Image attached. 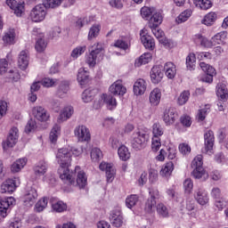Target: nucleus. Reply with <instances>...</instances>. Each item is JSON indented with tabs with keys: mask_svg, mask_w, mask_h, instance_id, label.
I'll list each match as a JSON object with an SVG mask.
<instances>
[{
	"mask_svg": "<svg viewBox=\"0 0 228 228\" xmlns=\"http://www.w3.org/2000/svg\"><path fill=\"white\" fill-rule=\"evenodd\" d=\"M55 158L57 163L60 165L58 169L60 179H61L63 183L74 184L72 181V171L69 169V167H70V163L72 162V148L68 146L59 149L55 154Z\"/></svg>",
	"mask_w": 228,
	"mask_h": 228,
	"instance_id": "nucleus-1",
	"label": "nucleus"
},
{
	"mask_svg": "<svg viewBox=\"0 0 228 228\" xmlns=\"http://www.w3.org/2000/svg\"><path fill=\"white\" fill-rule=\"evenodd\" d=\"M105 49L106 46L103 43H94L90 48V53L86 55V65H88V67H90L91 69H94V67H95L97 63L102 61V60H104V54L106 53Z\"/></svg>",
	"mask_w": 228,
	"mask_h": 228,
	"instance_id": "nucleus-2",
	"label": "nucleus"
},
{
	"mask_svg": "<svg viewBox=\"0 0 228 228\" xmlns=\"http://www.w3.org/2000/svg\"><path fill=\"white\" fill-rule=\"evenodd\" d=\"M131 142L134 149L140 151L147 145V142H149V135H147L145 130L137 128L131 135Z\"/></svg>",
	"mask_w": 228,
	"mask_h": 228,
	"instance_id": "nucleus-3",
	"label": "nucleus"
},
{
	"mask_svg": "<svg viewBox=\"0 0 228 228\" xmlns=\"http://www.w3.org/2000/svg\"><path fill=\"white\" fill-rule=\"evenodd\" d=\"M102 104H105L107 109L113 111L117 109V99L111 94H102L99 100L94 101L93 106L94 110H99V108H102Z\"/></svg>",
	"mask_w": 228,
	"mask_h": 228,
	"instance_id": "nucleus-4",
	"label": "nucleus"
},
{
	"mask_svg": "<svg viewBox=\"0 0 228 228\" xmlns=\"http://www.w3.org/2000/svg\"><path fill=\"white\" fill-rule=\"evenodd\" d=\"M47 17V9L44 4H39L33 7L29 13V19L32 22H43Z\"/></svg>",
	"mask_w": 228,
	"mask_h": 228,
	"instance_id": "nucleus-5",
	"label": "nucleus"
},
{
	"mask_svg": "<svg viewBox=\"0 0 228 228\" xmlns=\"http://www.w3.org/2000/svg\"><path fill=\"white\" fill-rule=\"evenodd\" d=\"M75 172H77V181H74V176L76 175L74 172H72V181L74 183H64L65 184H68L69 186H79V188H85L88 183V178L86 177V174L85 171L81 170V167L79 166H77L75 168Z\"/></svg>",
	"mask_w": 228,
	"mask_h": 228,
	"instance_id": "nucleus-6",
	"label": "nucleus"
},
{
	"mask_svg": "<svg viewBox=\"0 0 228 228\" xmlns=\"http://www.w3.org/2000/svg\"><path fill=\"white\" fill-rule=\"evenodd\" d=\"M17 37H19L17 28L10 27L4 31L2 42L4 45H14L15 42H17Z\"/></svg>",
	"mask_w": 228,
	"mask_h": 228,
	"instance_id": "nucleus-7",
	"label": "nucleus"
},
{
	"mask_svg": "<svg viewBox=\"0 0 228 228\" xmlns=\"http://www.w3.org/2000/svg\"><path fill=\"white\" fill-rule=\"evenodd\" d=\"M19 142V128L12 126L8 134L7 139L3 142L4 149H10L15 147Z\"/></svg>",
	"mask_w": 228,
	"mask_h": 228,
	"instance_id": "nucleus-8",
	"label": "nucleus"
},
{
	"mask_svg": "<svg viewBox=\"0 0 228 228\" xmlns=\"http://www.w3.org/2000/svg\"><path fill=\"white\" fill-rule=\"evenodd\" d=\"M32 35L35 37H39V38L37 39L35 44V49L37 53H44L45 49H47V41H45V38H44V33H42V30L40 28H33Z\"/></svg>",
	"mask_w": 228,
	"mask_h": 228,
	"instance_id": "nucleus-9",
	"label": "nucleus"
},
{
	"mask_svg": "<svg viewBox=\"0 0 228 228\" xmlns=\"http://www.w3.org/2000/svg\"><path fill=\"white\" fill-rule=\"evenodd\" d=\"M150 198L145 202L144 211L146 213H152L156 209V200L159 199V191L158 189H152L149 191Z\"/></svg>",
	"mask_w": 228,
	"mask_h": 228,
	"instance_id": "nucleus-10",
	"label": "nucleus"
},
{
	"mask_svg": "<svg viewBox=\"0 0 228 228\" xmlns=\"http://www.w3.org/2000/svg\"><path fill=\"white\" fill-rule=\"evenodd\" d=\"M178 118L179 115L177 114V110L174 108L166 109L162 117V120L166 126H174L175 120Z\"/></svg>",
	"mask_w": 228,
	"mask_h": 228,
	"instance_id": "nucleus-11",
	"label": "nucleus"
},
{
	"mask_svg": "<svg viewBox=\"0 0 228 228\" xmlns=\"http://www.w3.org/2000/svg\"><path fill=\"white\" fill-rule=\"evenodd\" d=\"M74 134L79 142H90L92 135L90 130L86 126H78L74 129Z\"/></svg>",
	"mask_w": 228,
	"mask_h": 228,
	"instance_id": "nucleus-12",
	"label": "nucleus"
},
{
	"mask_svg": "<svg viewBox=\"0 0 228 228\" xmlns=\"http://www.w3.org/2000/svg\"><path fill=\"white\" fill-rule=\"evenodd\" d=\"M33 117L38 120V122H47L51 118V114L42 106H36L32 109Z\"/></svg>",
	"mask_w": 228,
	"mask_h": 228,
	"instance_id": "nucleus-13",
	"label": "nucleus"
},
{
	"mask_svg": "<svg viewBox=\"0 0 228 228\" xmlns=\"http://www.w3.org/2000/svg\"><path fill=\"white\" fill-rule=\"evenodd\" d=\"M205 147L203 152L211 156L213 154V145H215V133L211 130H208L204 134Z\"/></svg>",
	"mask_w": 228,
	"mask_h": 228,
	"instance_id": "nucleus-14",
	"label": "nucleus"
},
{
	"mask_svg": "<svg viewBox=\"0 0 228 228\" xmlns=\"http://www.w3.org/2000/svg\"><path fill=\"white\" fill-rule=\"evenodd\" d=\"M200 67L207 74L202 77V81L205 83H213V77L216 76V69L206 62H200Z\"/></svg>",
	"mask_w": 228,
	"mask_h": 228,
	"instance_id": "nucleus-15",
	"label": "nucleus"
},
{
	"mask_svg": "<svg viewBox=\"0 0 228 228\" xmlns=\"http://www.w3.org/2000/svg\"><path fill=\"white\" fill-rule=\"evenodd\" d=\"M74 115V107L71 105L64 106L59 113L57 117V124H63V122H67V120L70 119Z\"/></svg>",
	"mask_w": 228,
	"mask_h": 228,
	"instance_id": "nucleus-16",
	"label": "nucleus"
},
{
	"mask_svg": "<svg viewBox=\"0 0 228 228\" xmlns=\"http://www.w3.org/2000/svg\"><path fill=\"white\" fill-rule=\"evenodd\" d=\"M100 170H102L106 174L107 182L113 183L115 175H117V170L111 163L102 162L100 164Z\"/></svg>",
	"mask_w": 228,
	"mask_h": 228,
	"instance_id": "nucleus-17",
	"label": "nucleus"
},
{
	"mask_svg": "<svg viewBox=\"0 0 228 228\" xmlns=\"http://www.w3.org/2000/svg\"><path fill=\"white\" fill-rule=\"evenodd\" d=\"M194 199L200 206H208L209 204V195L203 188H198L194 191Z\"/></svg>",
	"mask_w": 228,
	"mask_h": 228,
	"instance_id": "nucleus-18",
	"label": "nucleus"
},
{
	"mask_svg": "<svg viewBox=\"0 0 228 228\" xmlns=\"http://www.w3.org/2000/svg\"><path fill=\"white\" fill-rule=\"evenodd\" d=\"M109 92L111 95L124 96L127 93V88L122 84V80H117L109 87Z\"/></svg>",
	"mask_w": 228,
	"mask_h": 228,
	"instance_id": "nucleus-19",
	"label": "nucleus"
},
{
	"mask_svg": "<svg viewBox=\"0 0 228 228\" xmlns=\"http://www.w3.org/2000/svg\"><path fill=\"white\" fill-rule=\"evenodd\" d=\"M163 69L160 66H153L150 72L151 83H153V85H159V83L163 81Z\"/></svg>",
	"mask_w": 228,
	"mask_h": 228,
	"instance_id": "nucleus-20",
	"label": "nucleus"
},
{
	"mask_svg": "<svg viewBox=\"0 0 228 228\" xmlns=\"http://www.w3.org/2000/svg\"><path fill=\"white\" fill-rule=\"evenodd\" d=\"M13 204H15V199L13 197L0 200V215L2 217L6 218V216H8V209H10V206H13Z\"/></svg>",
	"mask_w": 228,
	"mask_h": 228,
	"instance_id": "nucleus-21",
	"label": "nucleus"
},
{
	"mask_svg": "<svg viewBox=\"0 0 228 228\" xmlns=\"http://www.w3.org/2000/svg\"><path fill=\"white\" fill-rule=\"evenodd\" d=\"M110 220L114 227H122L124 224V216H122V211L119 209L113 210L110 213Z\"/></svg>",
	"mask_w": 228,
	"mask_h": 228,
	"instance_id": "nucleus-22",
	"label": "nucleus"
},
{
	"mask_svg": "<svg viewBox=\"0 0 228 228\" xmlns=\"http://www.w3.org/2000/svg\"><path fill=\"white\" fill-rule=\"evenodd\" d=\"M141 42L145 49L149 51H154L156 49V41L150 35L143 34V30H141Z\"/></svg>",
	"mask_w": 228,
	"mask_h": 228,
	"instance_id": "nucleus-23",
	"label": "nucleus"
},
{
	"mask_svg": "<svg viewBox=\"0 0 228 228\" xmlns=\"http://www.w3.org/2000/svg\"><path fill=\"white\" fill-rule=\"evenodd\" d=\"M161 89L159 87L153 88L149 94L151 106H159V102H161Z\"/></svg>",
	"mask_w": 228,
	"mask_h": 228,
	"instance_id": "nucleus-24",
	"label": "nucleus"
},
{
	"mask_svg": "<svg viewBox=\"0 0 228 228\" xmlns=\"http://www.w3.org/2000/svg\"><path fill=\"white\" fill-rule=\"evenodd\" d=\"M6 4L13 11L17 17H21L22 13H24V4L18 3L15 0H7Z\"/></svg>",
	"mask_w": 228,
	"mask_h": 228,
	"instance_id": "nucleus-25",
	"label": "nucleus"
},
{
	"mask_svg": "<svg viewBox=\"0 0 228 228\" xmlns=\"http://www.w3.org/2000/svg\"><path fill=\"white\" fill-rule=\"evenodd\" d=\"M147 90V82L143 78L137 79L133 87L134 95H143Z\"/></svg>",
	"mask_w": 228,
	"mask_h": 228,
	"instance_id": "nucleus-26",
	"label": "nucleus"
},
{
	"mask_svg": "<svg viewBox=\"0 0 228 228\" xmlns=\"http://www.w3.org/2000/svg\"><path fill=\"white\" fill-rule=\"evenodd\" d=\"M162 22H163V14L161 13V12L157 11L155 9V12H153V14H151L149 20V27L158 28L161 26Z\"/></svg>",
	"mask_w": 228,
	"mask_h": 228,
	"instance_id": "nucleus-27",
	"label": "nucleus"
},
{
	"mask_svg": "<svg viewBox=\"0 0 228 228\" xmlns=\"http://www.w3.org/2000/svg\"><path fill=\"white\" fill-rule=\"evenodd\" d=\"M193 40L195 44H200L201 47H206L207 49H211L214 47L213 40L208 39L200 34L195 35Z\"/></svg>",
	"mask_w": 228,
	"mask_h": 228,
	"instance_id": "nucleus-28",
	"label": "nucleus"
},
{
	"mask_svg": "<svg viewBox=\"0 0 228 228\" xmlns=\"http://www.w3.org/2000/svg\"><path fill=\"white\" fill-rule=\"evenodd\" d=\"M28 66L29 55L28 54V52L21 51L18 58V67L19 69H20V70H26V69H28Z\"/></svg>",
	"mask_w": 228,
	"mask_h": 228,
	"instance_id": "nucleus-29",
	"label": "nucleus"
},
{
	"mask_svg": "<svg viewBox=\"0 0 228 228\" xmlns=\"http://www.w3.org/2000/svg\"><path fill=\"white\" fill-rule=\"evenodd\" d=\"M37 199H38V192H37V189H30L24 196V204L25 206H33L35 202H37Z\"/></svg>",
	"mask_w": 228,
	"mask_h": 228,
	"instance_id": "nucleus-30",
	"label": "nucleus"
},
{
	"mask_svg": "<svg viewBox=\"0 0 228 228\" xmlns=\"http://www.w3.org/2000/svg\"><path fill=\"white\" fill-rule=\"evenodd\" d=\"M17 188L15 185V180L7 179L1 185V193H13V191Z\"/></svg>",
	"mask_w": 228,
	"mask_h": 228,
	"instance_id": "nucleus-31",
	"label": "nucleus"
},
{
	"mask_svg": "<svg viewBox=\"0 0 228 228\" xmlns=\"http://www.w3.org/2000/svg\"><path fill=\"white\" fill-rule=\"evenodd\" d=\"M26 165H28L27 158L18 159L11 165V172H12V174H18V172H20Z\"/></svg>",
	"mask_w": 228,
	"mask_h": 228,
	"instance_id": "nucleus-32",
	"label": "nucleus"
},
{
	"mask_svg": "<svg viewBox=\"0 0 228 228\" xmlns=\"http://www.w3.org/2000/svg\"><path fill=\"white\" fill-rule=\"evenodd\" d=\"M191 175L194 179H199L200 181H208L209 179V174L203 167L194 168Z\"/></svg>",
	"mask_w": 228,
	"mask_h": 228,
	"instance_id": "nucleus-33",
	"label": "nucleus"
},
{
	"mask_svg": "<svg viewBox=\"0 0 228 228\" xmlns=\"http://www.w3.org/2000/svg\"><path fill=\"white\" fill-rule=\"evenodd\" d=\"M212 38V44L215 45H225V40H227V32L221 31L216 34Z\"/></svg>",
	"mask_w": 228,
	"mask_h": 228,
	"instance_id": "nucleus-34",
	"label": "nucleus"
},
{
	"mask_svg": "<svg viewBox=\"0 0 228 228\" xmlns=\"http://www.w3.org/2000/svg\"><path fill=\"white\" fill-rule=\"evenodd\" d=\"M216 19H218L216 12H208L201 20V24H204V26H208V27L214 26L215 22H216Z\"/></svg>",
	"mask_w": 228,
	"mask_h": 228,
	"instance_id": "nucleus-35",
	"label": "nucleus"
},
{
	"mask_svg": "<svg viewBox=\"0 0 228 228\" xmlns=\"http://www.w3.org/2000/svg\"><path fill=\"white\" fill-rule=\"evenodd\" d=\"M164 70L168 79H174L175 77V74H177V68L174 62H167L164 65Z\"/></svg>",
	"mask_w": 228,
	"mask_h": 228,
	"instance_id": "nucleus-36",
	"label": "nucleus"
},
{
	"mask_svg": "<svg viewBox=\"0 0 228 228\" xmlns=\"http://www.w3.org/2000/svg\"><path fill=\"white\" fill-rule=\"evenodd\" d=\"M216 95L221 101H227L228 89L224 83H219L216 86Z\"/></svg>",
	"mask_w": 228,
	"mask_h": 228,
	"instance_id": "nucleus-37",
	"label": "nucleus"
},
{
	"mask_svg": "<svg viewBox=\"0 0 228 228\" xmlns=\"http://www.w3.org/2000/svg\"><path fill=\"white\" fill-rule=\"evenodd\" d=\"M69 81L63 80L60 83L59 87L56 92L57 97H60V99H63L67 96V94H69Z\"/></svg>",
	"mask_w": 228,
	"mask_h": 228,
	"instance_id": "nucleus-38",
	"label": "nucleus"
},
{
	"mask_svg": "<svg viewBox=\"0 0 228 228\" xmlns=\"http://www.w3.org/2000/svg\"><path fill=\"white\" fill-rule=\"evenodd\" d=\"M118 156L121 161H127L131 159V152L129 151V148L126 145L121 144L118 148Z\"/></svg>",
	"mask_w": 228,
	"mask_h": 228,
	"instance_id": "nucleus-39",
	"label": "nucleus"
},
{
	"mask_svg": "<svg viewBox=\"0 0 228 228\" xmlns=\"http://www.w3.org/2000/svg\"><path fill=\"white\" fill-rule=\"evenodd\" d=\"M152 61V53H144L135 61V67H142V65H147V63H151Z\"/></svg>",
	"mask_w": 228,
	"mask_h": 228,
	"instance_id": "nucleus-40",
	"label": "nucleus"
},
{
	"mask_svg": "<svg viewBox=\"0 0 228 228\" xmlns=\"http://www.w3.org/2000/svg\"><path fill=\"white\" fill-rule=\"evenodd\" d=\"M49 204V199L47 197H43L35 204L34 211L35 213H42L47 208Z\"/></svg>",
	"mask_w": 228,
	"mask_h": 228,
	"instance_id": "nucleus-41",
	"label": "nucleus"
},
{
	"mask_svg": "<svg viewBox=\"0 0 228 228\" xmlns=\"http://www.w3.org/2000/svg\"><path fill=\"white\" fill-rule=\"evenodd\" d=\"M89 77L88 71L85 69H79L77 79L80 86H85L88 83Z\"/></svg>",
	"mask_w": 228,
	"mask_h": 228,
	"instance_id": "nucleus-42",
	"label": "nucleus"
},
{
	"mask_svg": "<svg viewBox=\"0 0 228 228\" xmlns=\"http://www.w3.org/2000/svg\"><path fill=\"white\" fill-rule=\"evenodd\" d=\"M172 172H174V162L169 161L162 166L160 175L162 177H170V175H172Z\"/></svg>",
	"mask_w": 228,
	"mask_h": 228,
	"instance_id": "nucleus-43",
	"label": "nucleus"
},
{
	"mask_svg": "<svg viewBox=\"0 0 228 228\" xmlns=\"http://www.w3.org/2000/svg\"><path fill=\"white\" fill-rule=\"evenodd\" d=\"M209 111H211V105L206 104L198 110L196 118L199 122H203V120H206V117H208V113H209Z\"/></svg>",
	"mask_w": 228,
	"mask_h": 228,
	"instance_id": "nucleus-44",
	"label": "nucleus"
},
{
	"mask_svg": "<svg viewBox=\"0 0 228 228\" xmlns=\"http://www.w3.org/2000/svg\"><path fill=\"white\" fill-rule=\"evenodd\" d=\"M193 11L191 9H187L182 12L177 18L175 19V22L177 24H183V22H186L190 17H191Z\"/></svg>",
	"mask_w": 228,
	"mask_h": 228,
	"instance_id": "nucleus-45",
	"label": "nucleus"
},
{
	"mask_svg": "<svg viewBox=\"0 0 228 228\" xmlns=\"http://www.w3.org/2000/svg\"><path fill=\"white\" fill-rule=\"evenodd\" d=\"M97 95V90L96 89H86L82 94V101L84 102H92L94 101V97Z\"/></svg>",
	"mask_w": 228,
	"mask_h": 228,
	"instance_id": "nucleus-46",
	"label": "nucleus"
},
{
	"mask_svg": "<svg viewBox=\"0 0 228 228\" xmlns=\"http://www.w3.org/2000/svg\"><path fill=\"white\" fill-rule=\"evenodd\" d=\"M61 133V126H60L58 124H55L50 132V142H52V143H56Z\"/></svg>",
	"mask_w": 228,
	"mask_h": 228,
	"instance_id": "nucleus-47",
	"label": "nucleus"
},
{
	"mask_svg": "<svg viewBox=\"0 0 228 228\" xmlns=\"http://www.w3.org/2000/svg\"><path fill=\"white\" fill-rule=\"evenodd\" d=\"M156 8L154 7H149V6H143L141 8L140 13L142 19L144 20H149L151 17H152V14L154 13Z\"/></svg>",
	"mask_w": 228,
	"mask_h": 228,
	"instance_id": "nucleus-48",
	"label": "nucleus"
},
{
	"mask_svg": "<svg viewBox=\"0 0 228 228\" xmlns=\"http://www.w3.org/2000/svg\"><path fill=\"white\" fill-rule=\"evenodd\" d=\"M157 215L160 218H168L170 216V212L168 211V208L165 206L163 203H159L156 207Z\"/></svg>",
	"mask_w": 228,
	"mask_h": 228,
	"instance_id": "nucleus-49",
	"label": "nucleus"
},
{
	"mask_svg": "<svg viewBox=\"0 0 228 228\" xmlns=\"http://www.w3.org/2000/svg\"><path fill=\"white\" fill-rule=\"evenodd\" d=\"M99 33H101V25L94 24L89 28V32L87 35V40H94L99 37Z\"/></svg>",
	"mask_w": 228,
	"mask_h": 228,
	"instance_id": "nucleus-50",
	"label": "nucleus"
},
{
	"mask_svg": "<svg viewBox=\"0 0 228 228\" xmlns=\"http://www.w3.org/2000/svg\"><path fill=\"white\" fill-rule=\"evenodd\" d=\"M35 175L38 177L44 175L47 172V163L41 161L34 167Z\"/></svg>",
	"mask_w": 228,
	"mask_h": 228,
	"instance_id": "nucleus-51",
	"label": "nucleus"
},
{
	"mask_svg": "<svg viewBox=\"0 0 228 228\" xmlns=\"http://www.w3.org/2000/svg\"><path fill=\"white\" fill-rule=\"evenodd\" d=\"M140 198L136 194H131L126 199V206L128 209H133L136 204H138Z\"/></svg>",
	"mask_w": 228,
	"mask_h": 228,
	"instance_id": "nucleus-52",
	"label": "nucleus"
},
{
	"mask_svg": "<svg viewBox=\"0 0 228 228\" xmlns=\"http://www.w3.org/2000/svg\"><path fill=\"white\" fill-rule=\"evenodd\" d=\"M52 209L55 213H63V211H67V204L63 201H53L52 202Z\"/></svg>",
	"mask_w": 228,
	"mask_h": 228,
	"instance_id": "nucleus-53",
	"label": "nucleus"
},
{
	"mask_svg": "<svg viewBox=\"0 0 228 228\" xmlns=\"http://www.w3.org/2000/svg\"><path fill=\"white\" fill-rule=\"evenodd\" d=\"M86 51V45L76 46L71 51L70 57L72 58V60H77L78 56H81L82 54H85Z\"/></svg>",
	"mask_w": 228,
	"mask_h": 228,
	"instance_id": "nucleus-54",
	"label": "nucleus"
},
{
	"mask_svg": "<svg viewBox=\"0 0 228 228\" xmlns=\"http://www.w3.org/2000/svg\"><path fill=\"white\" fill-rule=\"evenodd\" d=\"M193 4L200 10H209L213 6V3L210 0H194Z\"/></svg>",
	"mask_w": 228,
	"mask_h": 228,
	"instance_id": "nucleus-55",
	"label": "nucleus"
},
{
	"mask_svg": "<svg viewBox=\"0 0 228 228\" xmlns=\"http://www.w3.org/2000/svg\"><path fill=\"white\" fill-rule=\"evenodd\" d=\"M197 63V57L195 53H191L186 57V67L189 70H194Z\"/></svg>",
	"mask_w": 228,
	"mask_h": 228,
	"instance_id": "nucleus-56",
	"label": "nucleus"
},
{
	"mask_svg": "<svg viewBox=\"0 0 228 228\" xmlns=\"http://www.w3.org/2000/svg\"><path fill=\"white\" fill-rule=\"evenodd\" d=\"M91 159L97 163L102 159V151L99 148H93L91 151Z\"/></svg>",
	"mask_w": 228,
	"mask_h": 228,
	"instance_id": "nucleus-57",
	"label": "nucleus"
},
{
	"mask_svg": "<svg viewBox=\"0 0 228 228\" xmlns=\"http://www.w3.org/2000/svg\"><path fill=\"white\" fill-rule=\"evenodd\" d=\"M190 101V91H183L177 98V104L179 106H184Z\"/></svg>",
	"mask_w": 228,
	"mask_h": 228,
	"instance_id": "nucleus-58",
	"label": "nucleus"
},
{
	"mask_svg": "<svg viewBox=\"0 0 228 228\" xmlns=\"http://www.w3.org/2000/svg\"><path fill=\"white\" fill-rule=\"evenodd\" d=\"M183 191L186 195H191L193 191V180L187 178L183 181Z\"/></svg>",
	"mask_w": 228,
	"mask_h": 228,
	"instance_id": "nucleus-59",
	"label": "nucleus"
},
{
	"mask_svg": "<svg viewBox=\"0 0 228 228\" xmlns=\"http://www.w3.org/2000/svg\"><path fill=\"white\" fill-rule=\"evenodd\" d=\"M63 0H43V4L45 8H58L61 5Z\"/></svg>",
	"mask_w": 228,
	"mask_h": 228,
	"instance_id": "nucleus-60",
	"label": "nucleus"
},
{
	"mask_svg": "<svg viewBox=\"0 0 228 228\" xmlns=\"http://www.w3.org/2000/svg\"><path fill=\"white\" fill-rule=\"evenodd\" d=\"M165 131L163 130V126L159 123H155L152 126V134L153 137L159 138V136H163Z\"/></svg>",
	"mask_w": 228,
	"mask_h": 228,
	"instance_id": "nucleus-61",
	"label": "nucleus"
},
{
	"mask_svg": "<svg viewBox=\"0 0 228 228\" xmlns=\"http://www.w3.org/2000/svg\"><path fill=\"white\" fill-rule=\"evenodd\" d=\"M214 206L217 211H222L225 209V208H228V201L224 198H220L219 200H215Z\"/></svg>",
	"mask_w": 228,
	"mask_h": 228,
	"instance_id": "nucleus-62",
	"label": "nucleus"
},
{
	"mask_svg": "<svg viewBox=\"0 0 228 228\" xmlns=\"http://www.w3.org/2000/svg\"><path fill=\"white\" fill-rule=\"evenodd\" d=\"M161 149V138L159 137H152L151 138V151L153 152H158Z\"/></svg>",
	"mask_w": 228,
	"mask_h": 228,
	"instance_id": "nucleus-63",
	"label": "nucleus"
},
{
	"mask_svg": "<svg viewBox=\"0 0 228 228\" xmlns=\"http://www.w3.org/2000/svg\"><path fill=\"white\" fill-rule=\"evenodd\" d=\"M129 45H130L129 43H127L124 39H118L114 44L115 47H118V49H122L123 51H127V49H129Z\"/></svg>",
	"mask_w": 228,
	"mask_h": 228,
	"instance_id": "nucleus-64",
	"label": "nucleus"
}]
</instances>
